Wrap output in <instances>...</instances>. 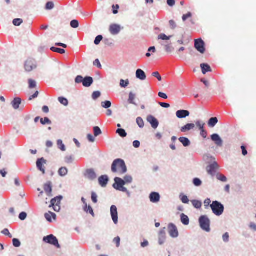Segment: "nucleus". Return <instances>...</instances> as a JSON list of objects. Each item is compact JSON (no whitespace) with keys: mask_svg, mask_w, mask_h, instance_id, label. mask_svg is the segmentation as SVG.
Wrapping results in <instances>:
<instances>
[{"mask_svg":"<svg viewBox=\"0 0 256 256\" xmlns=\"http://www.w3.org/2000/svg\"><path fill=\"white\" fill-rule=\"evenodd\" d=\"M213 213L217 216H221L224 212V209H212Z\"/></svg>","mask_w":256,"mask_h":256,"instance_id":"nucleus-36","label":"nucleus"},{"mask_svg":"<svg viewBox=\"0 0 256 256\" xmlns=\"http://www.w3.org/2000/svg\"><path fill=\"white\" fill-rule=\"evenodd\" d=\"M124 180L125 182V184L131 183L132 180V178L130 176H124Z\"/></svg>","mask_w":256,"mask_h":256,"instance_id":"nucleus-59","label":"nucleus"},{"mask_svg":"<svg viewBox=\"0 0 256 256\" xmlns=\"http://www.w3.org/2000/svg\"><path fill=\"white\" fill-rule=\"evenodd\" d=\"M121 30V27L118 24H112L109 28V30L112 35L118 34Z\"/></svg>","mask_w":256,"mask_h":256,"instance_id":"nucleus-8","label":"nucleus"},{"mask_svg":"<svg viewBox=\"0 0 256 256\" xmlns=\"http://www.w3.org/2000/svg\"><path fill=\"white\" fill-rule=\"evenodd\" d=\"M114 242L116 243V246L118 248L120 246V238L119 236H117L114 239Z\"/></svg>","mask_w":256,"mask_h":256,"instance_id":"nucleus-63","label":"nucleus"},{"mask_svg":"<svg viewBox=\"0 0 256 256\" xmlns=\"http://www.w3.org/2000/svg\"><path fill=\"white\" fill-rule=\"evenodd\" d=\"M40 122L42 124H51V121L48 118H41L40 119Z\"/></svg>","mask_w":256,"mask_h":256,"instance_id":"nucleus-51","label":"nucleus"},{"mask_svg":"<svg viewBox=\"0 0 256 256\" xmlns=\"http://www.w3.org/2000/svg\"><path fill=\"white\" fill-rule=\"evenodd\" d=\"M112 171L119 175L126 173L127 168L124 160L120 158L115 160L112 165Z\"/></svg>","mask_w":256,"mask_h":256,"instance_id":"nucleus-1","label":"nucleus"},{"mask_svg":"<svg viewBox=\"0 0 256 256\" xmlns=\"http://www.w3.org/2000/svg\"><path fill=\"white\" fill-rule=\"evenodd\" d=\"M43 241L46 243L54 246L58 248H60V246L58 243V239L53 234H50L44 236L43 238Z\"/></svg>","mask_w":256,"mask_h":256,"instance_id":"nucleus-3","label":"nucleus"},{"mask_svg":"<svg viewBox=\"0 0 256 256\" xmlns=\"http://www.w3.org/2000/svg\"><path fill=\"white\" fill-rule=\"evenodd\" d=\"M166 239V228L161 229L158 234V244L160 245H162Z\"/></svg>","mask_w":256,"mask_h":256,"instance_id":"nucleus-9","label":"nucleus"},{"mask_svg":"<svg viewBox=\"0 0 256 256\" xmlns=\"http://www.w3.org/2000/svg\"><path fill=\"white\" fill-rule=\"evenodd\" d=\"M108 178L107 176H102L98 178L100 184L102 186H106L108 184Z\"/></svg>","mask_w":256,"mask_h":256,"instance_id":"nucleus-23","label":"nucleus"},{"mask_svg":"<svg viewBox=\"0 0 256 256\" xmlns=\"http://www.w3.org/2000/svg\"><path fill=\"white\" fill-rule=\"evenodd\" d=\"M102 38H103V37L101 35H99V36H97L94 40V44L96 45H98L100 43L101 40H102Z\"/></svg>","mask_w":256,"mask_h":256,"instance_id":"nucleus-55","label":"nucleus"},{"mask_svg":"<svg viewBox=\"0 0 256 256\" xmlns=\"http://www.w3.org/2000/svg\"><path fill=\"white\" fill-rule=\"evenodd\" d=\"M73 158L72 156H66L65 158V162L67 164H70L72 162Z\"/></svg>","mask_w":256,"mask_h":256,"instance_id":"nucleus-64","label":"nucleus"},{"mask_svg":"<svg viewBox=\"0 0 256 256\" xmlns=\"http://www.w3.org/2000/svg\"><path fill=\"white\" fill-rule=\"evenodd\" d=\"M204 45V42L202 39H198L195 40L194 47L198 52L202 54H204L205 52Z\"/></svg>","mask_w":256,"mask_h":256,"instance_id":"nucleus-7","label":"nucleus"},{"mask_svg":"<svg viewBox=\"0 0 256 256\" xmlns=\"http://www.w3.org/2000/svg\"><path fill=\"white\" fill-rule=\"evenodd\" d=\"M150 198L152 202H157L160 200V196L158 192H152L150 194Z\"/></svg>","mask_w":256,"mask_h":256,"instance_id":"nucleus-18","label":"nucleus"},{"mask_svg":"<svg viewBox=\"0 0 256 256\" xmlns=\"http://www.w3.org/2000/svg\"><path fill=\"white\" fill-rule=\"evenodd\" d=\"M129 84L128 80H121L120 81V86L122 88H126Z\"/></svg>","mask_w":256,"mask_h":256,"instance_id":"nucleus-52","label":"nucleus"},{"mask_svg":"<svg viewBox=\"0 0 256 256\" xmlns=\"http://www.w3.org/2000/svg\"><path fill=\"white\" fill-rule=\"evenodd\" d=\"M195 124H188L186 126H182L180 128V131L182 132H186L188 130L194 128Z\"/></svg>","mask_w":256,"mask_h":256,"instance_id":"nucleus-24","label":"nucleus"},{"mask_svg":"<svg viewBox=\"0 0 256 256\" xmlns=\"http://www.w3.org/2000/svg\"><path fill=\"white\" fill-rule=\"evenodd\" d=\"M27 216L28 214L26 212H22L18 216V218L21 220H24L26 219Z\"/></svg>","mask_w":256,"mask_h":256,"instance_id":"nucleus-50","label":"nucleus"},{"mask_svg":"<svg viewBox=\"0 0 256 256\" xmlns=\"http://www.w3.org/2000/svg\"><path fill=\"white\" fill-rule=\"evenodd\" d=\"M180 200H181L182 202L184 204H188V203L189 200L186 196L182 194L180 195Z\"/></svg>","mask_w":256,"mask_h":256,"instance_id":"nucleus-48","label":"nucleus"},{"mask_svg":"<svg viewBox=\"0 0 256 256\" xmlns=\"http://www.w3.org/2000/svg\"><path fill=\"white\" fill-rule=\"evenodd\" d=\"M46 164V160L44 158L38 159L36 162V166L40 170L43 174L45 173L44 168L43 165Z\"/></svg>","mask_w":256,"mask_h":256,"instance_id":"nucleus-15","label":"nucleus"},{"mask_svg":"<svg viewBox=\"0 0 256 256\" xmlns=\"http://www.w3.org/2000/svg\"><path fill=\"white\" fill-rule=\"evenodd\" d=\"M94 132L95 136H98L102 133L100 128L98 126H94Z\"/></svg>","mask_w":256,"mask_h":256,"instance_id":"nucleus-43","label":"nucleus"},{"mask_svg":"<svg viewBox=\"0 0 256 256\" xmlns=\"http://www.w3.org/2000/svg\"><path fill=\"white\" fill-rule=\"evenodd\" d=\"M222 238L223 240V242L225 243H228L230 241V235L229 234L228 232H226L224 233L222 236Z\"/></svg>","mask_w":256,"mask_h":256,"instance_id":"nucleus-42","label":"nucleus"},{"mask_svg":"<svg viewBox=\"0 0 256 256\" xmlns=\"http://www.w3.org/2000/svg\"><path fill=\"white\" fill-rule=\"evenodd\" d=\"M192 202L195 208H200L202 205L201 202L197 200H193Z\"/></svg>","mask_w":256,"mask_h":256,"instance_id":"nucleus-38","label":"nucleus"},{"mask_svg":"<svg viewBox=\"0 0 256 256\" xmlns=\"http://www.w3.org/2000/svg\"><path fill=\"white\" fill-rule=\"evenodd\" d=\"M84 81V78L81 76H78L76 77L75 79V82L76 83L80 84V83H83Z\"/></svg>","mask_w":256,"mask_h":256,"instance_id":"nucleus-61","label":"nucleus"},{"mask_svg":"<svg viewBox=\"0 0 256 256\" xmlns=\"http://www.w3.org/2000/svg\"><path fill=\"white\" fill-rule=\"evenodd\" d=\"M12 244L16 248H19L21 246V242L18 238H14L12 239Z\"/></svg>","mask_w":256,"mask_h":256,"instance_id":"nucleus-37","label":"nucleus"},{"mask_svg":"<svg viewBox=\"0 0 256 256\" xmlns=\"http://www.w3.org/2000/svg\"><path fill=\"white\" fill-rule=\"evenodd\" d=\"M116 133L118 134L120 136L124 138L126 137L127 135L126 132L125 130L122 128H118L116 130Z\"/></svg>","mask_w":256,"mask_h":256,"instance_id":"nucleus-39","label":"nucleus"},{"mask_svg":"<svg viewBox=\"0 0 256 256\" xmlns=\"http://www.w3.org/2000/svg\"><path fill=\"white\" fill-rule=\"evenodd\" d=\"M180 220L181 222L185 226L188 225L190 223V220L188 217L184 214H181Z\"/></svg>","mask_w":256,"mask_h":256,"instance_id":"nucleus-26","label":"nucleus"},{"mask_svg":"<svg viewBox=\"0 0 256 256\" xmlns=\"http://www.w3.org/2000/svg\"><path fill=\"white\" fill-rule=\"evenodd\" d=\"M190 113L186 110H178L176 112V116L179 118H185L189 116Z\"/></svg>","mask_w":256,"mask_h":256,"instance_id":"nucleus-16","label":"nucleus"},{"mask_svg":"<svg viewBox=\"0 0 256 256\" xmlns=\"http://www.w3.org/2000/svg\"><path fill=\"white\" fill-rule=\"evenodd\" d=\"M37 67L36 60L32 58H28L24 64V68L26 71L30 72Z\"/></svg>","mask_w":256,"mask_h":256,"instance_id":"nucleus-4","label":"nucleus"},{"mask_svg":"<svg viewBox=\"0 0 256 256\" xmlns=\"http://www.w3.org/2000/svg\"><path fill=\"white\" fill-rule=\"evenodd\" d=\"M58 100L64 106H68V101L66 98L64 97H59L58 98Z\"/></svg>","mask_w":256,"mask_h":256,"instance_id":"nucleus-32","label":"nucleus"},{"mask_svg":"<svg viewBox=\"0 0 256 256\" xmlns=\"http://www.w3.org/2000/svg\"><path fill=\"white\" fill-rule=\"evenodd\" d=\"M44 190L46 192L48 195L51 194L52 188L50 182H49L44 184Z\"/></svg>","mask_w":256,"mask_h":256,"instance_id":"nucleus-29","label":"nucleus"},{"mask_svg":"<svg viewBox=\"0 0 256 256\" xmlns=\"http://www.w3.org/2000/svg\"><path fill=\"white\" fill-rule=\"evenodd\" d=\"M200 228L204 231L209 232H210V220L207 215L200 216L198 220Z\"/></svg>","mask_w":256,"mask_h":256,"instance_id":"nucleus-2","label":"nucleus"},{"mask_svg":"<svg viewBox=\"0 0 256 256\" xmlns=\"http://www.w3.org/2000/svg\"><path fill=\"white\" fill-rule=\"evenodd\" d=\"M118 209H110V214L112 220L114 224H117L118 222Z\"/></svg>","mask_w":256,"mask_h":256,"instance_id":"nucleus-19","label":"nucleus"},{"mask_svg":"<svg viewBox=\"0 0 256 256\" xmlns=\"http://www.w3.org/2000/svg\"><path fill=\"white\" fill-rule=\"evenodd\" d=\"M101 95L100 92L99 91L94 92L92 94V98L94 100H96Z\"/></svg>","mask_w":256,"mask_h":256,"instance_id":"nucleus-54","label":"nucleus"},{"mask_svg":"<svg viewBox=\"0 0 256 256\" xmlns=\"http://www.w3.org/2000/svg\"><path fill=\"white\" fill-rule=\"evenodd\" d=\"M211 139L214 141L215 144L218 146H222V140L218 134H213L211 136Z\"/></svg>","mask_w":256,"mask_h":256,"instance_id":"nucleus-11","label":"nucleus"},{"mask_svg":"<svg viewBox=\"0 0 256 256\" xmlns=\"http://www.w3.org/2000/svg\"><path fill=\"white\" fill-rule=\"evenodd\" d=\"M136 121L138 125L139 126L140 128H142L144 126V122L142 118L138 117L136 118Z\"/></svg>","mask_w":256,"mask_h":256,"instance_id":"nucleus-41","label":"nucleus"},{"mask_svg":"<svg viewBox=\"0 0 256 256\" xmlns=\"http://www.w3.org/2000/svg\"><path fill=\"white\" fill-rule=\"evenodd\" d=\"M44 218L48 222H52V220H56V214L49 211L44 214Z\"/></svg>","mask_w":256,"mask_h":256,"instance_id":"nucleus-14","label":"nucleus"},{"mask_svg":"<svg viewBox=\"0 0 256 256\" xmlns=\"http://www.w3.org/2000/svg\"><path fill=\"white\" fill-rule=\"evenodd\" d=\"M210 208H224V207L223 205L218 201H214L211 204Z\"/></svg>","mask_w":256,"mask_h":256,"instance_id":"nucleus-30","label":"nucleus"},{"mask_svg":"<svg viewBox=\"0 0 256 256\" xmlns=\"http://www.w3.org/2000/svg\"><path fill=\"white\" fill-rule=\"evenodd\" d=\"M179 140L180 142L182 143L184 146H188L190 145V141L186 138L180 137V138H179Z\"/></svg>","mask_w":256,"mask_h":256,"instance_id":"nucleus-27","label":"nucleus"},{"mask_svg":"<svg viewBox=\"0 0 256 256\" xmlns=\"http://www.w3.org/2000/svg\"><path fill=\"white\" fill-rule=\"evenodd\" d=\"M22 103V100L20 98H16L12 102L11 104L14 110H18Z\"/></svg>","mask_w":256,"mask_h":256,"instance_id":"nucleus-17","label":"nucleus"},{"mask_svg":"<svg viewBox=\"0 0 256 256\" xmlns=\"http://www.w3.org/2000/svg\"><path fill=\"white\" fill-rule=\"evenodd\" d=\"M218 122V120L216 118H212L208 122V125L210 127L214 126Z\"/></svg>","mask_w":256,"mask_h":256,"instance_id":"nucleus-28","label":"nucleus"},{"mask_svg":"<svg viewBox=\"0 0 256 256\" xmlns=\"http://www.w3.org/2000/svg\"><path fill=\"white\" fill-rule=\"evenodd\" d=\"M168 232L170 236L172 238H176L178 236V232L175 224L170 223L168 225Z\"/></svg>","mask_w":256,"mask_h":256,"instance_id":"nucleus-6","label":"nucleus"},{"mask_svg":"<svg viewBox=\"0 0 256 256\" xmlns=\"http://www.w3.org/2000/svg\"><path fill=\"white\" fill-rule=\"evenodd\" d=\"M152 76L155 78H156L158 81H161L162 80V76L158 72H154L152 74Z\"/></svg>","mask_w":256,"mask_h":256,"instance_id":"nucleus-58","label":"nucleus"},{"mask_svg":"<svg viewBox=\"0 0 256 256\" xmlns=\"http://www.w3.org/2000/svg\"><path fill=\"white\" fill-rule=\"evenodd\" d=\"M196 126L199 128L200 130L204 128V123L200 121H197L196 123Z\"/></svg>","mask_w":256,"mask_h":256,"instance_id":"nucleus-57","label":"nucleus"},{"mask_svg":"<svg viewBox=\"0 0 256 256\" xmlns=\"http://www.w3.org/2000/svg\"><path fill=\"white\" fill-rule=\"evenodd\" d=\"M218 168V166L216 162H214L208 166L206 168V170L208 174L213 176L216 172V170Z\"/></svg>","mask_w":256,"mask_h":256,"instance_id":"nucleus-13","label":"nucleus"},{"mask_svg":"<svg viewBox=\"0 0 256 256\" xmlns=\"http://www.w3.org/2000/svg\"><path fill=\"white\" fill-rule=\"evenodd\" d=\"M62 199V196H61L56 197L51 200L50 204V207L58 206L60 207V202Z\"/></svg>","mask_w":256,"mask_h":256,"instance_id":"nucleus-12","label":"nucleus"},{"mask_svg":"<svg viewBox=\"0 0 256 256\" xmlns=\"http://www.w3.org/2000/svg\"><path fill=\"white\" fill-rule=\"evenodd\" d=\"M57 144L58 147V148L62 150V151L64 152L66 150V147L64 144H63L62 141L61 140H58L57 141Z\"/></svg>","mask_w":256,"mask_h":256,"instance_id":"nucleus-34","label":"nucleus"},{"mask_svg":"<svg viewBox=\"0 0 256 256\" xmlns=\"http://www.w3.org/2000/svg\"><path fill=\"white\" fill-rule=\"evenodd\" d=\"M68 169L66 167H62L60 168L58 174L60 176H64L67 174Z\"/></svg>","mask_w":256,"mask_h":256,"instance_id":"nucleus-33","label":"nucleus"},{"mask_svg":"<svg viewBox=\"0 0 256 256\" xmlns=\"http://www.w3.org/2000/svg\"><path fill=\"white\" fill-rule=\"evenodd\" d=\"M86 176L91 180H94L96 178V175L93 170L90 169L86 171Z\"/></svg>","mask_w":256,"mask_h":256,"instance_id":"nucleus-20","label":"nucleus"},{"mask_svg":"<svg viewBox=\"0 0 256 256\" xmlns=\"http://www.w3.org/2000/svg\"><path fill=\"white\" fill-rule=\"evenodd\" d=\"M115 184H114V187L118 190L125 192L126 191V188L124 187L125 184V182L120 178H114Z\"/></svg>","mask_w":256,"mask_h":256,"instance_id":"nucleus-5","label":"nucleus"},{"mask_svg":"<svg viewBox=\"0 0 256 256\" xmlns=\"http://www.w3.org/2000/svg\"><path fill=\"white\" fill-rule=\"evenodd\" d=\"M136 76L138 78L144 80L146 78V75L145 72L141 69H138L136 71Z\"/></svg>","mask_w":256,"mask_h":256,"instance_id":"nucleus-21","label":"nucleus"},{"mask_svg":"<svg viewBox=\"0 0 256 256\" xmlns=\"http://www.w3.org/2000/svg\"><path fill=\"white\" fill-rule=\"evenodd\" d=\"M112 106L111 102L108 100H106L105 102H102V108H110Z\"/></svg>","mask_w":256,"mask_h":256,"instance_id":"nucleus-44","label":"nucleus"},{"mask_svg":"<svg viewBox=\"0 0 256 256\" xmlns=\"http://www.w3.org/2000/svg\"><path fill=\"white\" fill-rule=\"evenodd\" d=\"M1 232L5 236H8L10 238H12V234L10 232L8 228H4Z\"/></svg>","mask_w":256,"mask_h":256,"instance_id":"nucleus-53","label":"nucleus"},{"mask_svg":"<svg viewBox=\"0 0 256 256\" xmlns=\"http://www.w3.org/2000/svg\"><path fill=\"white\" fill-rule=\"evenodd\" d=\"M23 22L21 18H16L13 20L12 23L15 26H20Z\"/></svg>","mask_w":256,"mask_h":256,"instance_id":"nucleus-49","label":"nucleus"},{"mask_svg":"<svg viewBox=\"0 0 256 256\" xmlns=\"http://www.w3.org/2000/svg\"><path fill=\"white\" fill-rule=\"evenodd\" d=\"M172 37V36H166L164 34H161L158 36V39L159 40H169L170 38Z\"/></svg>","mask_w":256,"mask_h":256,"instance_id":"nucleus-47","label":"nucleus"},{"mask_svg":"<svg viewBox=\"0 0 256 256\" xmlns=\"http://www.w3.org/2000/svg\"><path fill=\"white\" fill-rule=\"evenodd\" d=\"M135 98V95L132 92H130L129 94V98L128 101L129 102L132 104H134V100Z\"/></svg>","mask_w":256,"mask_h":256,"instance_id":"nucleus-56","label":"nucleus"},{"mask_svg":"<svg viewBox=\"0 0 256 256\" xmlns=\"http://www.w3.org/2000/svg\"><path fill=\"white\" fill-rule=\"evenodd\" d=\"M193 182L194 184L197 186H200L202 184L201 180L198 178H194Z\"/></svg>","mask_w":256,"mask_h":256,"instance_id":"nucleus-62","label":"nucleus"},{"mask_svg":"<svg viewBox=\"0 0 256 256\" xmlns=\"http://www.w3.org/2000/svg\"><path fill=\"white\" fill-rule=\"evenodd\" d=\"M70 25L72 28H78L79 26V22L78 20H74L71 21Z\"/></svg>","mask_w":256,"mask_h":256,"instance_id":"nucleus-46","label":"nucleus"},{"mask_svg":"<svg viewBox=\"0 0 256 256\" xmlns=\"http://www.w3.org/2000/svg\"><path fill=\"white\" fill-rule=\"evenodd\" d=\"M93 78L90 76H86L84 78L82 84L85 87L90 86L93 83Z\"/></svg>","mask_w":256,"mask_h":256,"instance_id":"nucleus-22","label":"nucleus"},{"mask_svg":"<svg viewBox=\"0 0 256 256\" xmlns=\"http://www.w3.org/2000/svg\"><path fill=\"white\" fill-rule=\"evenodd\" d=\"M112 8L113 14H117L118 13V10L120 8L118 4H116V5L114 4L112 6Z\"/></svg>","mask_w":256,"mask_h":256,"instance_id":"nucleus-60","label":"nucleus"},{"mask_svg":"<svg viewBox=\"0 0 256 256\" xmlns=\"http://www.w3.org/2000/svg\"><path fill=\"white\" fill-rule=\"evenodd\" d=\"M28 82V88H35L36 86V82L34 80L32 79H29Z\"/></svg>","mask_w":256,"mask_h":256,"instance_id":"nucleus-35","label":"nucleus"},{"mask_svg":"<svg viewBox=\"0 0 256 256\" xmlns=\"http://www.w3.org/2000/svg\"><path fill=\"white\" fill-rule=\"evenodd\" d=\"M147 121L150 122L152 126V128L154 129L156 128L158 126V120L152 116L150 115L147 117Z\"/></svg>","mask_w":256,"mask_h":256,"instance_id":"nucleus-10","label":"nucleus"},{"mask_svg":"<svg viewBox=\"0 0 256 256\" xmlns=\"http://www.w3.org/2000/svg\"><path fill=\"white\" fill-rule=\"evenodd\" d=\"M54 3L52 2H49L46 4L45 8L46 10H52V8H54Z\"/></svg>","mask_w":256,"mask_h":256,"instance_id":"nucleus-45","label":"nucleus"},{"mask_svg":"<svg viewBox=\"0 0 256 256\" xmlns=\"http://www.w3.org/2000/svg\"><path fill=\"white\" fill-rule=\"evenodd\" d=\"M200 68L203 74H206L207 72H212L210 66L206 64H202Z\"/></svg>","mask_w":256,"mask_h":256,"instance_id":"nucleus-25","label":"nucleus"},{"mask_svg":"<svg viewBox=\"0 0 256 256\" xmlns=\"http://www.w3.org/2000/svg\"><path fill=\"white\" fill-rule=\"evenodd\" d=\"M216 178L218 180L222 182H226L227 181V178L222 174H218L216 175Z\"/></svg>","mask_w":256,"mask_h":256,"instance_id":"nucleus-40","label":"nucleus"},{"mask_svg":"<svg viewBox=\"0 0 256 256\" xmlns=\"http://www.w3.org/2000/svg\"><path fill=\"white\" fill-rule=\"evenodd\" d=\"M50 50L54 52H58L60 54H64L66 52V51L64 49L58 48L56 47H52L50 48Z\"/></svg>","mask_w":256,"mask_h":256,"instance_id":"nucleus-31","label":"nucleus"}]
</instances>
